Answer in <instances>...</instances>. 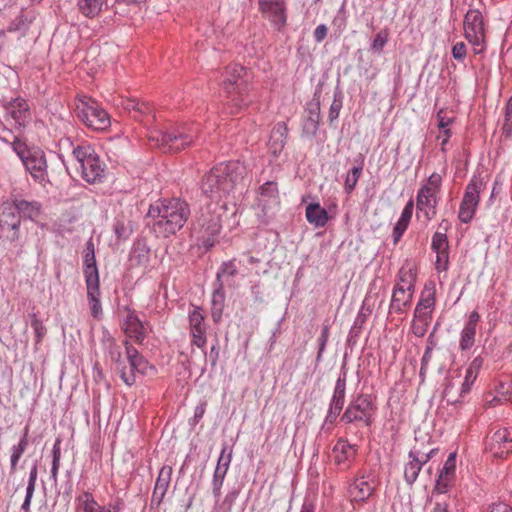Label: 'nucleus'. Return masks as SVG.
Segmentation results:
<instances>
[{"instance_id": "4468645a", "label": "nucleus", "mask_w": 512, "mask_h": 512, "mask_svg": "<svg viewBox=\"0 0 512 512\" xmlns=\"http://www.w3.org/2000/svg\"><path fill=\"white\" fill-rule=\"evenodd\" d=\"M435 293V284L433 282L425 284L414 310V319L431 322L436 303Z\"/></svg>"}, {"instance_id": "b1692460", "label": "nucleus", "mask_w": 512, "mask_h": 512, "mask_svg": "<svg viewBox=\"0 0 512 512\" xmlns=\"http://www.w3.org/2000/svg\"><path fill=\"white\" fill-rule=\"evenodd\" d=\"M26 169L30 172V174L39 180H44L46 177V169L47 163L45 155L42 151H31L27 156L22 160Z\"/></svg>"}, {"instance_id": "603ef678", "label": "nucleus", "mask_w": 512, "mask_h": 512, "mask_svg": "<svg viewBox=\"0 0 512 512\" xmlns=\"http://www.w3.org/2000/svg\"><path fill=\"white\" fill-rule=\"evenodd\" d=\"M31 326L36 335V343H40L45 336L47 329L35 313L31 314Z\"/></svg>"}, {"instance_id": "423d86ee", "label": "nucleus", "mask_w": 512, "mask_h": 512, "mask_svg": "<svg viewBox=\"0 0 512 512\" xmlns=\"http://www.w3.org/2000/svg\"><path fill=\"white\" fill-rule=\"evenodd\" d=\"M72 157L86 182L94 184L102 181L105 176L104 165L90 146L74 147Z\"/></svg>"}, {"instance_id": "4c0bfd02", "label": "nucleus", "mask_w": 512, "mask_h": 512, "mask_svg": "<svg viewBox=\"0 0 512 512\" xmlns=\"http://www.w3.org/2000/svg\"><path fill=\"white\" fill-rule=\"evenodd\" d=\"M238 264H242V260L231 259L223 262L216 274V283L223 282L222 278H233L238 273Z\"/></svg>"}, {"instance_id": "49530a36", "label": "nucleus", "mask_w": 512, "mask_h": 512, "mask_svg": "<svg viewBox=\"0 0 512 512\" xmlns=\"http://www.w3.org/2000/svg\"><path fill=\"white\" fill-rule=\"evenodd\" d=\"M456 469V453H450L440 471L439 476L443 478H453Z\"/></svg>"}, {"instance_id": "e2e57ef3", "label": "nucleus", "mask_w": 512, "mask_h": 512, "mask_svg": "<svg viewBox=\"0 0 512 512\" xmlns=\"http://www.w3.org/2000/svg\"><path fill=\"white\" fill-rule=\"evenodd\" d=\"M450 498H445L443 496L437 498L434 502V507L431 512H449L450 506Z\"/></svg>"}, {"instance_id": "1a4fd4ad", "label": "nucleus", "mask_w": 512, "mask_h": 512, "mask_svg": "<svg viewBox=\"0 0 512 512\" xmlns=\"http://www.w3.org/2000/svg\"><path fill=\"white\" fill-rule=\"evenodd\" d=\"M441 185V175L432 173L427 182L418 190L417 209L423 213L426 220H431L436 215L437 194L440 192Z\"/></svg>"}, {"instance_id": "a18cd8bd", "label": "nucleus", "mask_w": 512, "mask_h": 512, "mask_svg": "<svg viewBox=\"0 0 512 512\" xmlns=\"http://www.w3.org/2000/svg\"><path fill=\"white\" fill-rule=\"evenodd\" d=\"M205 316L200 307H194L189 312V326L190 328H206Z\"/></svg>"}, {"instance_id": "f03ea898", "label": "nucleus", "mask_w": 512, "mask_h": 512, "mask_svg": "<svg viewBox=\"0 0 512 512\" xmlns=\"http://www.w3.org/2000/svg\"><path fill=\"white\" fill-rule=\"evenodd\" d=\"M189 204L182 199H163L151 205L148 216L153 219V229L167 238L183 228L190 216Z\"/></svg>"}, {"instance_id": "cd10ccee", "label": "nucleus", "mask_w": 512, "mask_h": 512, "mask_svg": "<svg viewBox=\"0 0 512 512\" xmlns=\"http://www.w3.org/2000/svg\"><path fill=\"white\" fill-rule=\"evenodd\" d=\"M288 137V128L285 122L277 123L270 135L269 145L274 155L282 152Z\"/></svg>"}, {"instance_id": "c85d7f7f", "label": "nucleus", "mask_w": 512, "mask_h": 512, "mask_svg": "<svg viewBox=\"0 0 512 512\" xmlns=\"http://www.w3.org/2000/svg\"><path fill=\"white\" fill-rule=\"evenodd\" d=\"M130 262L133 266L146 267L150 261V248L144 240L134 242L130 252Z\"/></svg>"}, {"instance_id": "0e129e2a", "label": "nucleus", "mask_w": 512, "mask_h": 512, "mask_svg": "<svg viewBox=\"0 0 512 512\" xmlns=\"http://www.w3.org/2000/svg\"><path fill=\"white\" fill-rule=\"evenodd\" d=\"M451 480L452 478H443L439 476L438 479L436 480V485L434 489L435 492H437L439 495L445 494L450 486Z\"/></svg>"}, {"instance_id": "338daca9", "label": "nucleus", "mask_w": 512, "mask_h": 512, "mask_svg": "<svg viewBox=\"0 0 512 512\" xmlns=\"http://www.w3.org/2000/svg\"><path fill=\"white\" fill-rule=\"evenodd\" d=\"M413 207H414L413 201L412 200L408 201V203L405 205V207L401 213L399 220L409 223L412 218Z\"/></svg>"}, {"instance_id": "6e6552de", "label": "nucleus", "mask_w": 512, "mask_h": 512, "mask_svg": "<svg viewBox=\"0 0 512 512\" xmlns=\"http://www.w3.org/2000/svg\"><path fill=\"white\" fill-rule=\"evenodd\" d=\"M376 409L377 407L372 396L361 393L348 404L340 421L345 424L359 421L363 422L366 426H371Z\"/></svg>"}, {"instance_id": "7c9ffc66", "label": "nucleus", "mask_w": 512, "mask_h": 512, "mask_svg": "<svg viewBox=\"0 0 512 512\" xmlns=\"http://www.w3.org/2000/svg\"><path fill=\"white\" fill-rule=\"evenodd\" d=\"M28 434H29V426L27 425L24 428L23 435L21 436L18 444L13 445L11 447L10 474H14L16 472L19 460L28 447V444H29Z\"/></svg>"}, {"instance_id": "2f4dec72", "label": "nucleus", "mask_w": 512, "mask_h": 512, "mask_svg": "<svg viewBox=\"0 0 512 512\" xmlns=\"http://www.w3.org/2000/svg\"><path fill=\"white\" fill-rule=\"evenodd\" d=\"M307 221L317 228L324 227L328 221V213L318 203H310L306 207Z\"/></svg>"}, {"instance_id": "a19ab883", "label": "nucleus", "mask_w": 512, "mask_h": 512, "mask_svg": "<svg viewBox=\"0 0 512 512\" xmlns=\"http://www.w3.org/2000/svg\"><path fill=\"white\" fill-rule=\"evenodd\" d=\"M476 328L465 325L461 331L459 347L462 351L469 350L475 343Z\"/></svg>"}, {"instance_id": "8fccbe9b", "label": "nucleus", "mask_w": 512, "mask_h": 512, "mask_svg": "<svg viewBox=\"0 0 512 512\" xmlns=\"http://www.w3.org/2000/svg\"><path fill=\"white\" fill-rule=\"evenodd\" d=\"M190 334L192 337V345L198 348H204L206 344V328H190Z\"/></svg>"}, {"instance_id": "052dcab7", "label": "nucleus", "mask_w": 512, "mask_h": 512, "mask_svg": "<svg viewBox=\"0 0 512 512\" xmlns=\"http://www.w3.org/2000/svg\"><path fill=\"white\" fill-rule=\"evenodd\" d=\"M482 365H483V359L481 356L474 358L467 369L468 378H476Z\"/></svg>"}, {"instance_id": "f8f14e48", "label": "nucleus", "mask_w": 512, "mask_h": 512, "mask_svg": "<svg viewBox=\"0 0 512 512\" xmlns=\"http://www.w3.org/2000/svg\"><path fill=\"white\" fill-rule=\"evenodd\" d=\"M5 119L18 128L25 127L31 120V111L28 101L15 98L4 104Z\"/></svg>"}, {"instance_id": "bb28decb", "label": "nucleus", "mask_w": 512, "mask_h": 512, "mask_svg": "<svg viewBox=\"0 0 512 512\" xmlns=\"http://www.w3.org/2000/svg\"><path fill=\"white\" fill-rule=\"evenodd\" d=\"M124 344L126 349V359L129 364V367H127V372L132 373L134 375L135 372L145 374L149 366L148 362L144 359V357L138 352V350L135 347L129 344L128 341H125Z\"/></svg>"}, {"instance_id": "4be33fe9", "label": "nucleus", "mask_w": 512, "mask_h": 512, "mask_svg": "<svg viewBox=\"0 0 512 512\" xmlns=\"http://www.w3.org/2000/svg\"><path fill=\"white\" fill-rule=\"evenodd\" d=\"M172 472V467L168 465H164L160 469L152 493L150 502L151 509L159 508L163 502L171 482Z\"/></svg>"}, {"instance_id": "dca6fc26", "label": "nucleus", "mask_w": 512, "mask_h": 512, "mask_svg": "<svg viewBox=\"0 0 512 512\" xmlns=\"http://www.w3.org/2000/svg\"><path fill=\"white\" fill-rule=\"evenodd\" d=\"M400 281L403 284L398 282L394 286L390 303V311H394L396 313H404L407 307L410 306L413 296V285L411 283H405L402 275H400Z\"/></svg>"}, {"instance_id": "864d4df0", "label": "nucleus", "mask_w": 512, "mask_h": 512, "mask_svg": "<svg viewBox=\"0 0 512 512\" xmlns=\"http://www.w3.org/2000/svg\"><path fill=\"white\" fill-rule=\"evenodd\" d=\"M328 339H329V326L323 325L322 330H321V335L318 338L319 348H318V353L316 356L317 363H320L322 360V355H323V352L325 351Z\"/></svg>"}, {"instance_id": "4d7b16f0", "label": "nucleus", "mask_w": 512, "mask_h": 512, "mask_svg": "<svg viewBox=\"0 0 512 512\" xmlns=\"http://www.w3.org/2000/svg\"><path fill=\"white\" fill-rule=\"evenodd\" d=\"M11 145L16 154L20 157L21 160L29 154L31 151L28 149L27 145L21 141L17 136L13 137L11 141Z\"/></svg>"}, {"instance_id": "6e6d98bb", "label": "nucleus", "mask_w": 512, "mask_h": 512, "mask_svg": "<svg viewBox=\"0 0 512 512\" xmlns=\"http://www.w3.org/2000/svg\"><path fill=\"white\" fill-rule=\"evenodd\" d=\"M502 130L506 136H510L512 134V96L506 105L505 120Z\"/></svg>"}, {"instance_id": "c9c22d12", "label": "nucleus", "mask_w": 512, "mask_h": 512, "mask_svg": "<svg viewBox=\"0 0 512 512\" xmlns=\"http://www.w3.org/2000/svg\"><path fill=\"white\" fill-rule=\"evenodd\" d=\"M37 477H38V467H37V463L35 462L32 465L30 472H29V479H28V484L26 487V495H25L24 502L21 506V510L23 512H30V505H31V500H32V497H33V494L35 491Z\"/></svg>"}, {"instance_id": "13d9d810", "label": "nucleus", "mask_w": 512, "mask_h": 512, "mask_svg": "<svg viewBox=\"0 0 512 512\" xmlns=\"http://www.w3.org/2000/svg\"><path fill=\"white\" fill-rule=\"evenodd\" d=\"M437 254L436 256V269L438 271H446L449 264V251L443 250V251H437L435 252Z\"/></svg>"}, {"instance_id": "ea45409f", "label": "nucleus", "mask_w": 512, "mask_h": 512, "mask_svg": "<svg viewBox=\"0 0 512 512\" xmlns=\"http://www.w3.org/2000/svg\"><path fill=\"white\" fill-rule=\"evenodd\" d=\"M83 512H112L111 507L101 506L90 492H84Z\"/></svg>"}, {"instance_id": "5fc2aeb1", "label": "nucleus", "mask_w": 512, "mask_h": 512, "mask_svg": "<svg viewBox=\"0 0 512 512\" xmlns=\"http://www.w3.org/2000/svg\"><path fill=\"white\" fill-rule=\"evenodd\" d=\"M429 325H430L429 321L417 320V319L413 318L412 324H411L412 333L416 337H419V338L424 337L425 334L427 333Z\"/></svg>"}, {"instance_id": "9d476101", "label": "nucleus", "mask_w": 512, "mask_h": 512, "mask_svg": "<svg viewBox=\"0 0 512 512\" xmlns=\"http://www.w3.org/2000/svg\"><path fill=\"white\" fill-rule=\"evenodd\" d=\"M485 189L482 178L473 176L466 186L465 193L460 203L458 218L462 223H470L475 215L480 201V193Z\"/></svg>"}, {"instance_id": "c03bdc74", "label": "nucleus", "mask_w": 512, "mask_h": 512, "mask_svg": "<svg viewBox=\"0 0 512 512\" xmlns=\"http://www.w3.org/2000/svg\"><path fill=\"white\" fill-rule=\"evenodd\" d=\"M89 268H91V270H94V272L96 274H99L97 264H96V259H95L94 245L91 241L87 242L86 254L84 256L83 272H84L85 278H87V272H89Z\"/></svg>"}, {"instance_id": "473e14b6", "label": "nucleus", "mask_w": 512, "mask_h": 512, "mask_svg": "<svg viewBox=\"0 0 512 512\" xmlns=\"http://www.w3.org/2000/svg\"><path fill=\"white\" fill-rule=\"evenodd\" d=\"M258 203L262 206L263 210L271 203H278V188L276 182L268 181L260 186Z\"/></svg>"}, {"instance_id": "0eeeda50", "label": "nucleus", "mask_w": 512, "mask_h": 512, "mask_svg": "<svg viewBox=\"0 0 512 512\" xmlns=\"http://www.w3.org/2000/svg\"><path fill=\"white\" fill-rule=\"evenodd\" d=\"M77 101V115L88 128L103 131L110 126L111 121L108 113L94 99L81 96Z\"/></svg>"}, {"instance_id": "2eb2a0df", "label": "nucleus", "mask_w": 512, "mask_h": 512, "mask_svg": "<svg viewBox=\"0 0 512 512\" xmlns=\"http://www.w3.org/2000/svg\"><path fill=\"white\" fill-rule=\"evenodd\" d=\"M126 316L124 318L122 329L127 337L133 339L136 343L142 344L147 336V329L144 323L139 319L135 310L125 308Z\"/></svg>"}, {"instance_id": "f257e3e1", "label": "nucleus", "mask_w": 512, "mask_h": 512, "mask_svg": "<svg viewBox=\"0 0 512 512\" xmlns=\"http://www.w3.org/2000/svg\"><path fill=\"white\" fill-rule=\"evenodd\" d=\"M245 168L238 162L220 163L207 172L200 183L202 193L227 211V199L244 179Z\"/></svg>"}, {"instance_id": "a878e982", "label": "nucleus", "mask_w": 512, "mask_h": 512, "mask_svg": "<svg viewBox=\"0 0 512 512\" xmlns=\"http://www.w3.org/2000/svg\"><path fill=\"white\" fill-rule=\"evenodd\" d=\"M307 112L308 115L304 120L302 126V135L312 138L317 134L319 129V124L321 120L320 102L316 101L310 103Z\"/></svg>"}, {"instance_id": "3c124183", "label": "nucleus", "mask_w": 512, "mask_h": 512, "mask_svg": "<svg viewBox=\"0 0 512 512\" xmlns=\"http://www.w3.org/2000/svg\"><path fill=\"white\" fill-rule=\"evenodd\" d=\"M215 290L212 294V307H221L224 308V302H225V292H224V283L215 282Z\"/></svg>"}, {"instance_id": "a211bd4d", "label": "nucleus", "mask_w": 512, "mask_h": 512, "mask_svg": "<svg viewBox=\"0 0 512 512\" xmlns=\"http://www.w3.org/2000/svg\"><path fill=\"white\" fill-rule=\"evenodd\" d=\"M260 12L278 29L286 23L285 3L282 0H258Z\"/></svg>"}, {"instance_id": "aec40b11", "label": "nucleus", "mask_w": 512, "mask_h": 512, "mask_svg": "<svg viewBox=\"0 0 512 512\" xmlns=\"http://www.w3.org/2000/svg\"><path fill=\"white\" fill-rule=\"evenodd\" d=\"M88 302L91 308V315L98 319L102 315V306L100 302L99 274L89 268L87 278H85Z\"/></svg>"}, {"instance_id": "680f3d73", "label": "nucleus", "mask_w": 512, "mask_h": 512, "mask_svg": "<svg viewBox=\"0 0 512 512\" xmlns=\"http://www.w3.org/2000/svg\"><path fill=\"white\" fill-rule=\"evenodd\" d=\"M466 45L463 42H457L452 47V56L457 61H463L466 57Z\"/></svg>"}, {"instance_id": "79ce46f5", "label": "nucleus", "mask_w": 512, "mask_h": 512, "mask_svg": "<svg viewBox=\"0 0 512 512\" xmlns=\"http://www.w3.org/2000/svg\"><path fill=\"white\" fill-rule=\"evenodd\" d=\"M343 106V94L339 89H336L333 96V101L329 108L328 121L332 124L340 114Z\"/></svg>"}, {"instance_id": "412c9836", "label": "nucleus", "mask_w": 512, "mask_h": 512, "mask_svg": "<svg viewBox=\"0 0 512 512\" xmlns=\"http://www.w3.org/2000/svg\"><path fill=\"white\" fill-rule=\"evenodd\" d=\"M436 449H432L427 454H422L417 450H411L409 452V462L405 465L404 478L407 484L412 485L422 469V466L427 463L432 455L436 452Z\"/></svg>"}, {"instance_id": "bf43d9fd", "label": "nucleus", "mask_w": 512, "mask_h": 512, "mask_svg": "<svg viewBox=\"0 0 512 512\" xmlns=\"http://www.w3.org/2000/svg\"><path fill=\"white\" fill-rule=\"evenodd\" d=\"M152 112L153 110L149 103L139 101V105L137 106L133 117L137 120H142L144 116H149Z\"/></svg>"}, {"instance_id": "09e8293b", "label": "nucleus", "mask_w": 512, "mask_h": 512, "mask_svg": "<svg viewBox=\"0 0 512 512\" xmlns=\"http://www.w3.org/2000/svg\"><path fill=\"white\" fill-rule=\"evenodd\" d=\"M389 33L386 29L380 31L371 43V50L377 53L383 51V48L388 42Z\"/></svg>"}, {"instance_id": "72a5a7b5", "label": "nucleus", "mask_w": 512, "mask_h": 512, "mask_svg": "<svg viewBox=\"0 0 512 512\" xmlns=\"http://www.w3.org/2000/svg\"><path fill=\"white\" fill-rule=\"evenodd\" d=\"M113 230L119 240H127L133 232V223L130 216L124 213L119 214L115 219Z\"/></svg>"}, {"instance_id": "39448f33", "label": "nucleus", "mask_w": 512, "mask_h": 512, "mask_svg": "<svg viewBox=\"0 0 512 512\" xmlns=\"http://www.w3.org/2000/svg\"><path fill=\"white\" fill-rule=\"evenodd\" d=\"M42 205L38 201H27L24 199L14 198L11 202L3 203V214L12 215L13 221L3 220L2 222L14 231L11 241H16L19 238V227L21 225V218L30 219L35 221L41 214Z\"/></svg>"}, {"instance_id": "20e7f679", "label": "nucleus", "mask_w": 512, "mask_h": 512, "mask_svg": "<svg viewBox=\"0 0 512 512\" xmlns=\"http://www.w3.org/2000/svg\"><path fill=\"white\" fill-rule=\"evenodd\" d=\"M199 126L181 124L166 130L152 131L148 138L164 152H179L193 145L199 137Z\"/></svg>"}, {"instance_id": "e433bc0d", "label": "nucleus", "mask_w": 512, "mask_h": 512, "mask_svg": "<svg viewBox=\"0 0 512 512\" xmlns=\"http://www.w3.org/2000/svg\"><path fill=\"white\" fill-rule=\"evenodd\" d=\"M333 452L335 454L334 460L336 464H344L354 455L352 446L347 440L339 439L334 446Z\"/></svg>"}, {"instance_id": "774afa93", "label": "nucleus", "mask_w": 512, "mask_h": 512, "mask_svg": "<svg viewBox=\"0 0 512 512\" xmlns=\"http://www.w3.org/2000/svg\"><path fill=\"white\" fill-rule=\"evenodd\" d=\"M486 512H512V508L505 503H497L489 506Z\"/></svg>"}, {"instance_id": "37998d69", "label": "nucleus", "mask_w": 512, "mask_h": 512, "mask_svg": "<svg viewBox=\"0 0 512 512\" xmlns=\"http://www.w3.org/2000/svg\"><path fill=\"white\" fill-rule=\"evenodd\" d=\"M61 439H56L53 449H52V466H51V475L50 478L53 482L57 483L58 471L60 467V459H61Z\"/></svg>"}, {"instance_id": "69168bd1", "label": "nucleus", "mask_w": 512, "mask_h": 512, "mask_svg": "<svg viewBox=\"0 0 512 512\" xmlns=\"http://www.w3.org/2000/svg\"><path fill=\"white\" fill-rule=\"evenodd\" d=\"M408 224L409 223L403 222L401 220H398L397 223L395 224L394 229H393V238H394L395 244L400 240V238L406 231Z\"/></svg>"}, {"instance_id": "7ed1b4c3", "label": "nucleus", "mask_w": 512, "mask_h": 512, "mask_svg": "<svg viewBox=\"0 0 512 512\" xmlns=\"http://www.w3.org/2000/svg\"><path fill=\"white\" fill-rule=\"evenodd\" d=\"M251 73L239 64L229 65L226 68L223 88L227 94V105L230 113L236 114L249 106L253 101L251 91Z\"/></svg>"}, {"instance_id": "c756f323", "label": "nucleus", "mask_w": 512, "mask_h": 512, "mask_svg": "<svg viewBox=\"0 0 512 512\" xmlns=\"http://www.w3.org/2000/svg\"><path fill=\"white\" fill-rule=\"evenodd\" d=\"M346 381H347V372L345 365L341 368V373L336 381L334 392L330 401V406H333L339 409H343L345 403V393H346Z\"/></svg>"}, {"instance_id": "f704fd0d", "label": "nucleus", "mask_w": 512, "mask_h": 512, "mask_svg": "<svg viewBox=\"0 0 512 512\" xmlns=\"http://www.w3.org/2000/svg\"><path fill=\"white\" fill-rule=\"evenodd\" d=\"M106 0H77V8L85 17L93 18L97 16Z\"/></svg>"}, {"instance_id": "393cba45", "label": "nucleus", "mask_w": 512, "mask_h": 512, "mask_svg": "<svg viewBox=\"0 0 512 512\" xmlns=\"http://www.w3.org/2000/svg\"><path fill=\"white\" fill-rule=\"evenodd\" d=\"M109 342V355L112 362L116 365V369L120 373V377L123 382L129 386L133 385L136 381V377L132 373L127 372V366L125 364V359L122 357V353L120 347L115 343L113 338L108 339Z\"/></svg>"}, {"instance_id": "58836bf2", "label": "nucleus", "mask_w": 512, "mask_h": 512, "mask_svg": "<svg viewBox=\"0 0 512 512\" xmlns=\"http://www.w3.org/2000/svg\"><path fill=\"white\" fill-rule=\"evenodd\" d=\"M360 162L357 166H354L348 173H347V176H346V179H345V185H344V188H345V191L347 193H351L355 187H356V184L361 176V173H362V170H363V163H364V159H363V156L360 155Z\"/></svg>"}, {"instance_id": "de8ad7c7", "label": "nucleus", "mask_w": 512, "mask_h": 512, "mask_svg": "<svg viewBox=\"0 0 512 512\" xmlns=\"http://www.w3.org/2000/svg\"><path fill=\"white\" fill-rule=\"evenodd\" d=\"M432 250L434 252L449 250L448 238L445 233L436 232L432 237Z\"/></svg>"}, {"instance_id": "ddd939ff", "label": "nucleus", "mask_w": 512, "mask_h": 512, "mask_svg": "<svg viewBox=\"0 0 512 512\" xmlns=\"http://www.w3.org/2000/svg\"><path fill=\"white\" fill-rule=\"evenodd\" d=\"M487 449L495 458H504L512 453V429L501 428L493 432Z\"/></svg>"}, {"instance_id": "f3484780", "label": "nucleus", "mask_w": 512, "mask_h": 512, "mask_svg": "<svg viewBox=\"0 0 512 512\" xmlns=\"http://www.w3.org/2000/svg\"><path fill=\"white\" fill-rule=\"evenodd\" d=\"M232 452V448L228 449L227 445H224L221 450L212 479V492L216 500L220 497L221 488L232 459Z\"/></svg>"}, {"instance_id": "9b49d317", "label": "nucleus", "mask_w": 512, "mask_h": 512, "mask_svg": "<svg viewBox=\"0 0 512 512\" xmlns=\"http://www.w3.org/2000/svg\"><path fill=\"white\" fill-rule=\"evenodd\" d=\"M464 35L473 46L474 53L480 54L485 46V28L481 12L477 9H470L464 17Z\"/></svg>"}, {"instance_id": "6ab92c4d", "label": "nucleus", "mask_w": 512, "mask_h": 512, "mask_svg": "<svg viewBox=\"0 0 512 512\" xmlns=\"http://www.w3.org/2000/svg\"><path fill=\"white\" fill-rule=\"evenodd\" d=\"M209 211L213 212V216L209 220L199 219V225L203 229V237L207 236L204 240L205 246H212L214 243L215 237H217L222 228V216L226 213L219 209V206H216L215 209H212L211 205L208 206Z\"/></svg>"}, {"instance_id": "5701e85b", "label": "nucleus", "mask_w": 512, "mask_h": 512, "mask_svg": "<svg viewBox=\"0 0 512 512\" xmlns=\"http://www.w3.org/2000/svg\"><path fill=\"white\" fill-rule=\"evenodd\" d=\"M375 492V483L369 476L357 478L349 488L353 501L365 503Z\"/></svg>"}]
</instances>
